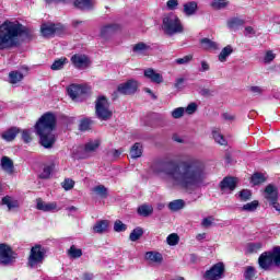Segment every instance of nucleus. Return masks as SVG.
<instances>
[{"label":"nucleus","mask_w":280,"mask_h":280,"mask_svg":"<svg viewBox=\"0 0 280 280\" xmlns=\"http://www.w3.org/2000/svg\"><path fill=\"white\" fill-rule=\"evenodd\" d=\"M68 95L73 102H80L82 95H86V88L83 85L71 84L68 89Z\"/></svg>","instance_id":"13"},{"label":"nucleus","mask_w":280,"mask_h":280,"mask_svg":"<svg viewBox=\"0 0 280 280\" xmlns=\"http://www.w3.org/2000/svg\"><path fill=\"white\" fill-rule=\"evenodd\" d=\"M71 62L77 69H86L89 67V57L85 55H73Z\"/></svg>","instance_id":"17"},{"label":"nucleus","mask_w":280,"mask_h":280,"mask_svg":"<svg viewBox=\"0 0 280 280\" xmlns=\"http://www.w3.org/2000/svg\"><path fill=\"white\" fill-rule=\"evenodd\" d=\"M256 275H257V271L255 270V267L248 266V267L245 268L244 279L245 280H253V279H255Z\"/></svg>","instance_id":"41"},{"label":"nucleus","mask_w":280,"mask_h":280,"mask_svg":"<svg viewBox=\"0 0 280 280\" xmlns=\"http://www.w3.org/2000/svg\"><path fill=\"white\" fill-rule=\"evenodd\" d=\"M144 257L148 261H152V264H161L163 261V255L158 252H147Z\"/></svg>","instance_id":"25"},{"label":"nucleus","mask_w":280,"mask_h":280,"mask_svg":"<svg viewBox=\"0 0 280 280\" xmlns=\"http://www.w3.org/2000/svg\"><path fill=\"white\" fill-rule=\"evenodd\" d=\"M66 62H68L67 58H60L54 61L50 69L52 71H60V69L65 68Z\"/></svg>","instance_id":"40"},{"label":"nucleus","mask_w":280,"mask_h":280,"mask_svg":"<svg viewBox=\"0 0 280 280\" xmlns=\"http://www.w3.org/2000/svg\"><path fill=\"white\" fill-rule=\"evenodd\" d=\"M266 180V176L261 173H255L252 176V183L253 185H261Z\"/></svg>","instance_id":"44"},{"label":"nucleus","mask_w":280,"mask_h":280,"mask_svg":"<svg viewBox=\"0 0 280 280\" xmlns=\"http://www.w3.org/2000/svg\"><path fill=\"white\" fill-rule=\"evenodd\" d=\"M47 203H45L44 201H42L40 199H37V209L38 211H45V207Z\"/></svg>","instance_id":"62"},{"label":"nucleus","mask_w":280,"mask_h":280,"mask_svg":"<svg viewBox=\"0 0 280 280\" xmlns=\"http://www.w3.org/2000/svg\"><path fill=\"white\" fill-rule=\"evenodd\" d=\"M150 49H151L150 45L143 42H140L132 46V54L135 56H148V54L150 52Z\"/></svg>","instance_id":"18"},{"label":"nucleus","mask_w":280,"mask_h":280,"mask_svg":"<svg viewBox=\"0 0 280 280\" xmlns=\"http://www.w3.org/2000/svg\"><path fill=\"white\" fill-rule=\"evenodd\" d=\"M95 115L102 121H108L113 117V112H110V103L106 96H98L95 101Z\"/></svg>","instance_id":"6"},{"label":"nucleus","mask_w":280,"mask_h":280,"mask_svg":"<svg viewBox=\"0 0 280 280\" xmlns=\"http://www.w3.org/2000/svg\"><path fill=\"white\" fill-rule=\"evenodd\" d=\"M55 167H56V165H54V164L44 167V171L40 174V178H49L51 176V173L54 172Z\"/></svg>","instance_id":"48"},{"label":"nucleus","mask_w":280,"mask_h":280,"mask_svg":"<svg viewBox=\"0 0 280 280\" xmlns=\"http://www.w3.org/2000/svg\"><path fill=\"white\" fill-rule=\"evenodd\" d=\"M144 78L150 80L153 84H163V74L156 72L152 68H148L144 70Z\"/></svg>","instance_id":"16"},{"label":"nucleus","mask_w":280,"mask_h":280,"mask_svg":"<svg viewBox=\"0 0 280 280\" xmlns=\"http://www.w3.org/2000/svg\"><path fill=\"white\" fill-rule=\"evenodd\" d=\"M93 231L98 234L106 233L108 231V220L97 221L93 226Z\"/></svg>","instance_id":"27"},{"label":"nucleus","mask_w":280,"mask_h":280,"mask_svg":"<svg viewBox=\"0 0 280 280\" xmlns=\"http://www.w3.org/2000/svg\"><path fill=\"white\" fill-rule=\"evenodd\" d=\"M222 118L225 120V121H233V119H235V116L229 114V113H224L222 115Z\"/></svg>","instance_id":"63"},{"label":"nucleus","mask_w":280,"mask_h":280,"mask_svg":"<svg viewBox=\"0 0 280 280\" xmlns=\"http://www.w3.org/2000/svg\"><path fill=\"white\" fill-rule=\"evenodd\" d=\"M137 89H139V82L130 79L127 82L119 84L117 91L120 95H135Z\"/></svg>","instance_id":"12"},{"label":"nucleus","mask_w":280,"mask_h":280,"mask_svg":"<svg viewBox=\"0 0 280 280\" xmlns=\"http://www.w3.org/2000/svg\"><path fill=\"white\" fill-rule=\"evenodd\" d=\"M210 67H209V62L202 60L201 61V68L199 69V71L201 73H205V71H209Z\"/></svg>","instance_id":"59"},{"label":"nucleus","mask_w":280,"mask_h":280,"mask_svg":"<svg viewBox=\"0 0 280 280\" xmlns=\"http://www.w3.org/2000/svg\"><path fill=\"white\" fill-rule=\"evenodd\" d=\"M121 152H124V150L114 149L109 152V154H112L114 159H119V156H121Z\"/></svg>","instance_id":"60"},{"label":"nucleus","mask_w":280,"mask_h":280,"mask_svg":"<svg viewBox=\"0 0 280 280\" xmlns=\"http://www.w3.org/2000/svg\"><path fill=\"white\" fill-rule=\"evenodd\" d=\"M56 114L48 112L45 113L35 125V132L39 137V143L43 148H54L56 143Z\"/></svg>","instance_id":"2"},{"label":"nucleus","mask_w":280,"mask_h":280,"mask_svg":"<svg viewBox=\"0 0 280 280\" xmlns=\"http://www.w3.org/2000/svg\"><path fill=\"white\" fill-rule=\"evenodd\" d=\"M200 44L202 45V48L206 49V50H215V49H219V45L218 43L209 39V38H202L200 40Z\"/></svg>","instance_id":"32"},{"label":"nucleus","mask_w":280,"mask_h":280,"mask_svg":"<svg viewBox=\"0 0 280 280\" xmlns=\"http://www.w3.org/2000/svg\"><path fill=\"white\" fill-rule=\"evenodd\" d=\"M153 174H165L167 178L186 194H194L201 187H207V167L196 158L182 160L179 163L173 160H160L151 165Z\"/></svg>","instance_id":"1"},{"label":"nucleus","mask_w":280,"mask_h":280,"mask_svg":"<svg viewBox=\"0 0 280 280\" xmlns=\"http://www.w3.org/2000/svg\"><path fill=\"white\" fill-rule=\"evenodd\" d=\"M211 224H213V218L211 217L205 218L201 222V225H203L206 229H209Z\"/></svg>","instance_id":"55"},{"label":"nucleus","mask_w":280,"mask_h":280,"mask_svg":"<svg viewBox=\"0 0 280 280\" xmlns=\"http://www.w3.org/2000/svg\"><path fill=\"white\" fill-rule=\"evenodd\" d=\"M100 148V140H93L88 142L84 148L79 147L77 151H73L75 159H89L91 152H95Z\"/></svg>","instance_id":"9"},{"label":"nucleus","mask_w":280,"mask_h":280,"mask_svg":"<svg viewBox=\"0 0 280 280\" xmlns=\"http://www.w3.org/2000/svg\"><path fill=\"white\" fill-rule=\"evenodd\" d=\"M184 82H185V79H184V78L176 79L174 86H175L178 91H180V89H183V83H184Z\"/></svg>","instance_id":"58"},{"label":"nucleus","mask_w":280,"mask_h":280,"mask_svg":"<svg viewBox=\"0 0 280 280\" xmlns=\"http://www.w3.org/2000/svg\"><path fill=\"white\" fill-rule=\"evenodd\" d=\"M68 255L71 257V259H80V257H82V249L75 247V245H72L68 249Z\"/></svg>","instance_id":"39"},{"label":"nucleus","mask_w":280,"mask_h":280,"mask_svg":"<svg viewBox=\"0 0 280 280\" xmlns=\"http://www.w3.org/2000/svg\"><path fill=\"white\" fill-rule=\"evenodd\" d=\"M1 205L8 207V211H13V209H19L20 203L19 200L14 199V197L5 196L1 200Z\"/></svg>","instance_id":"20"},{"label":"nucleus","mask_w":280,"mask_h":280,"mask_svg":"<svg viewBox=\"0 0 280 280\" xmlns=\"http://www.w3.org/2000/svg\"><path fill=\"white\" fill-rule=\"evenodd\" d=\"M162 30L166 36H176V34H183L185 27L178 15L168 13L164 15L162 20Z\"/></svg>","instance_id":"4"},{"label":"nucleus","mask_w":280,"mask_h":280,"mask_svg":"<svg viewBox=\"0 0 280 280\" xmlns=\"http://www.w3.org/2000/svg\"><path fill=\"white\" fill-rule=\"evenodd\" d=\"M231 2L229 0H212L210 7L212 10H226Z\"/></svg>","instance_id":"30"},{"label":"nucleus","mask_w":280,"mask_h":280,"mask_svg":"<svg viewBox=\"0 0 280 280\" xmlns=\"http://www.w3.org/2000/svg\"><path fill=\"white\" fill-rule=\"evenodd\" d=\"M46 255L47 250L43 245L33 246L30 252L27 265L30 268H39V266H43Z\"/></svg>","instance_id":"7"},{"label":"nucleus","mask_w":280,"mask_h":280,"mask_svg":"<svg viewBox=\"0 0 280 280\" xmlns=\"http://www.w3.org/2000/svg\"><path fill=\"white\" fill-rule=\"evenodd\" d=\"M224 277V262H217L203 275L206 280H220Z\"/></svg>","instance_id":"11"},{"label":"nucleus","mask_w":280,"mask_h":280,"mask_svg":"<svg viewBox=\"0 0 280 280\" xmlns=\"http://www.w3.org/2000/svg\"><path fill=\"white\" fill-rule=\"evenodd\" d=\"M92 124H93V120H91L90 118H84L81 120L79 125V130H81L82 132L86 130H91Z\"/></svg>","instance_id":"42"},{"label":"nucleus","mask_w":280,"mask_h":280,"mask_svg":"<svg viewBox=\"0 0 280 280\" xmlns=\"http://www.w3.org/2000/svg\"><path fill=\"white\" fill-rule=\"evenodd\" d=\"M237 187V178L235 177H224L220 183V189L222 194H231L235 191Z\"/></svg>","instance_id":"14"},{"label":"nucleus","mask_w":280,"mask_h":280,"mask_svg":"<svg viewBox=\"0 0 280 280\" xmlns=\"http://www.w3.org/2000/svg\"><path fill=\"white\" fill-rule=\"evenodd\" d=\"M179 240L180 238L178 237V234L173 233L167 236L166 242H167L168 246H176V244H178Z\"/></svg>","instance_id":"46"},{"label":"nucleus","mask_w":280,"mask_h":280,"mask_svg":"<svg viewBox=\"0 0 280 280\" xmlns=\"http://www.w3.org/2000/svg\"><path fill=\"white\" fill-rule=\"evenodd\" d=\"M61 185L66 191H71V189H73L75 186V182H73L71 178H66Z\"/></svg>","instance_id":"50"},{"label":"nucleus","mask_w":280,"mask_h":280,"mask_svg":"<svg viewBox=\"0 0 280 280\" xmlns=\"http://www.w3.org/2000/svg\"><path fill=\"white\" fill-rule=\"evenodd\" d=\"M183 12L186 16H194V14L198 12V2L196 1L186 2L184 4Z\"/></svg>","instance_id":"22"},{"label":"nucleus","mask_w":280,"mask_h":280,"mask_svg":"<svg viewBox=\"0 0 280 280\" xmlns=\"http://www.w3.org/2000/svg\"><path fill=\"white\" fill-rule=\"evenodd\" d=\"M258 266L262 270H268L272 266L280 268V246H275L271 250L262 253L258 258Z\"/></svg>","instance_id":"5"},{"label":"nucleus","mask_w":280,"mask_h":280,"mask_svg":"<svg viewBox=\"0 0 280 280\" xmlns=\"http://www.w3.org/2000/svg\"><path fill=\"white\" fill-rule=\"evenodd\" d=\"M166 8H167V10H171V11L177 10V8H178V0H168L166 2Z\"/></svg>","instance_id":"53"},{"label":"nucleus","mask_w":280,"mask_h":280,"mask_svg":"<svg viewBox=\"0 0 280 280\" xmlns=\"http://www.w3.org/2000/svg\"><path fill=\"white\" fill-rule=\"evenodd\" d=\"M92 191L100 198H108V188L104 185H98L92 188Z\"/></svg>","instance_id":"34"},{"label":"nucleus","mask_w":280,"mask_h":280,"mask_svg":"<svg viewBox=\"0 0 280 280\" xmlns=\"http://www.w3.org/2000/svg\"><path fill=\"white\" fill-rule=\"evenodd\" d=\"M119 30V25L117 24H107L101 28V38H109V36H113L115 32Z\"/></svg>","instance_id":"19"},{"label":"nucleus","mask_w":280,"mask_h":280,"mask_svg":"<svg viewBox=\"0 0 280 280\" xmlns=\"http://www.w3.org/2000/svg\"><path fill=\"white\" fill-rule=\"evenodd\" d=\"M253 197V192L248 189H243L238 192V198L242 202H247Z\"/></svg>","instance_id":"43"},{"label":"nucleus","mask_w":280,"mask_h":280,"mask_svg":"<svg viewBox=\"0 0 280 280\" xmlns=\"http://www.w3.org/2000/svg\"><path fill=\"white\" fill-rule=\"evenodd\" d=\"M265 198L272 205V207L277 206V200H279V190H277V187L268 185L265 189Z\"/></svg>","instance_id":"15"},{"label":"nucleus","mask_w":280,"mask_h":280,"mask_svg":"<svg viewBox=\"0 0 280 280\" xmlns=\"http://www.w3.org/2000/svg\"><path fill=\"white\" fill-rule=\"evenodd\" d=\"M275 60V55L272 52V50H269L266 52V56H265V62H272Z\"/></svg>","instance_id":"57"},{"label":"nucleus","mask_w":280,"mask_h":280,"mask_svg":"<svg viewBox=\"0 0 280 280\" xmlns=\"http://www.w3.org/2000/svg\"><path fill=\"white\" fill-rule=\"evenodd\" d=\"M154 212V208L152 205H142L138 208V213L140 215H143L144 218H148V215H152Z\"/></svg>","instance_id":"35"},{"label":"nucleus","mask_w":280,"mask_h":280,"mask_svg":"<svg viewBox=\"0 0 280 280\" xmlns=\"http://www.w3.org/2000/svg\"><path fill=\"white\" fill-rule=\"evenodd\" d=\"M167 208L170 211H173V213H176V211H180L182 209H185V200L183 199H176L171 202H168Z\"/></svg>","instance_id":"24"},{"label":"nucleus","mask_w":280,"mask_h":280,"mask_svg":"<svg viewBox=\"0 0 280 280\" xmlns=\"http://www.w3.org/2000/svg\"><path fill=\"white\" fill-rule=\"evenodd\" d=\"M19 132H20V129L16 127H13L2 133V139H4V141H14Z\"/></svg>","instance_id":"29"},{"label":"nucleus","mask_w":280,"mask_h":280,"mask_svg":"<svg viewBox=\"0 0 280 280\" xmlns=\"http://www.w3.org/2000/svg\"><path fill=\"white\" fill-rule=\"evenodd\" d=\"M185 115V109L183 107H177L172 112V117L174 119H180Z\"/></svg>","instance_id":"51"},{"label":"nucleus","mask_w":280,"mask_h":280,"mask_svg":"<svg viewBox=\"0 0 280 280\" xmlns=\"http://www.w3.org/2000/svg\"><path fill=\"white\" fill-rule=\"evenodd\" d=\"M126 229H128V226L126 224H124V222H121L120 220L115 221L114 231L116 233H124V231H126Z\"/></svg>","instance_id":"47"},{"label":"nucleus","mask_w":280,"mask_h":280,"mask_svg":"<svg viewBox=\"0 0 280 280\" xmlns=\"http://www.w3.org/2000/svg\"><path fill=\"white\" fill-rule=\"evenodd\" d=\"M258 208H259V201L254 200V201H250L248 203H245L241 208V211H247V213H253V212L257 211Z\"/></svg>","instance_id":"33"},{"label":"nucleus","mask_w":280,"mask_h":280,"mask_svg":"<svg viewBox=\"0 0 280 280\" xmlns=\"http://www.w3.org/2000/svg\"><path fill=\"white\" fill-rule=\"evenodd\" d=\"M58 205L56 202H48L44 207V211H54V209H57Z\"/></svg>","instance_id":"56"},{"label":"nucleus","mask_w":280,"mask_h":280,"mask_svg":"<svg viewBox=\"0 0 280 280\" xmlns=\"http://www.w3.org/2000/svg\"><path fill=\"white\" fill-rule=\"evenodd\" d=\"M212 137L215 141V143H219V145H226V139H224V136L220 132L218 129L212 130Z\"/></svg>","instance_id":"37"},{"label":"nucleus","mask_w":280,"mask_h":280,"mask_svg":"<svg viewBox=\"0 0 280 280\" xmlns=\"http://www.w3.org/2000/svg\"><path fill=\"white\" fill-rule=\"evenodd\" d=\"M250 91L252 93H257L258 95L261 94V88L259 86H252Z\"/></svg>","instance_id":"64"},{"label":"nucleus","mask_w":280,"mask_h":280,"mask_svg":"<svg viewBox=\"0 0 280 280\" xmlns=\"http://www.w3.org/2000/svg\"><path fill=\"white\" fill-rule=\"evenodd\" d=\"M198 110V105L196 103H190L188 106L184 109L187 115H194Z\"/></svg>","instance_id":"52"},{"label":"nucleus","mask_w":280,"mask_h":280,"mask_svg":"<svg viewBox=\"0 0 280 280\" xmlns=\"http://www.w3.org/2000/svg\"><path fill=\"white\" fill-rule=\"evenodd\" d=\"M143 237V229L141 228H136L132 230V232L129 235L130 242H137Z\"/></svg>","instance_id":"38"},{"label":"nucleus","mask_w":280,"mask_h":280,"mask_svg":"<svg viewBox=\"0 0 280 280\" xmlns=\"http://www.w3.org/2000/svg\"><path fill=\"white\" fill-rule=\"evenodd\" d=\"M194 60V55H186L175 60L176 65H189Z\"/></svg>","instance_id":"49"},{"label":"nucleus","mask_w":280,"mask_h":280,"mask_svg":"<svg viewBox=\"0 0 280 280\" xmlns=\"http://www.w3.org/2000/svg\"><path fill=\"white\" fill-rule=\"evenodd\" d=\"M42 36L51 38V36H60L65 32V27L60 24H42Z\"/></svg>","instance_id":"10"},{"label":"nucleus","mask_w":280,"mask_h":280,"mask_svg":"<svg viewBox=\"0 0 280 280\" xmlns=\"http://www.w3.org/2000/svg\"><path fill=\"white\" fill-rule=\"evenodd\" d=\"M16 261V253L10 245L0 244V264L2 266H12Z\"/></svg>","instance_id":"8"},{"label":"nucleus","mask_w":280,"mask_h":280,"mask_svg":"<svg viewBox=\"0 0 280 280\" xmlns=\"http://www.w3.org/2000/svg\"><path fill=\"white\" fill-rule=\"evenodd\" d=\"M30 31L19 22H4L0 25V51L16 47L19 37L27 36Z\"/></svg>","instance_id":"3"},{"label":"nucleus","mask_w":280,"mask_h":280,"mask_svg":"<svg viewBox=\"0 0 280 280\" xmlns=\"http://www.w3.org/2000/svg\"><path fill=\"white\" fill-rule=\"evenodd\" d=\"M246 22L240 18H231L228 20V27L230 30H237V27H242Z\"/></svg>","instance_id":"31"},{"label":"nucleus","mask_w":280,"mask_h":280,"mask_svg":"<svg viewBox=\"0 0 280 280\" xmlns=\"http://www.w3.org/2000/svg\"><path fill=\"white\" fill-rule=\"evenodd\" d=\"M1 168L3 172H7V174H13L14 173V162L9 156H2L1 159Z\"/></svg>","instance_id":"21"},{"label":"nucleus","mask_w":280,"mask_h":280,"mask_svg":"<svg viewBox=\"0 0 280 280\" xmlns=\"http://www.w3.org/2000/svg\"><path fill=\"white\" fill-rule=\"evenodd\" d=\"M143 154V145L141 143L136 142L130 149L131 159H140Z\"/></svg>","instance_id":"28"},{"label":"nucleus","mask_w":280,"mask_h":280,"mask_svg":"<svg viewBox=\"0 0 280 280\" xmlns=\"http://www.w3.org/2000/svg\"><path fill=\"white\" fill-rule=\"evenodd\" d=\"M24 75L19 70H13L9 72V83L10 84H19V82H23Z\"/></svg>","instance_id":"26"},{"label":"nucleus","mask_w":280,"mask_h":280,"mask_svg":"<svg viewBox=\"0 0 280 280\" xmlns=\"http://www.w3.org/2000/svg\"><path fill=\"white\" fill-rule=\"evenodd\" d=\"M22 139L24 143H30V141H32V136L30 135V130L22 131Z\"/></svg>","instance_id":"54"},{"label":"nucleus","mask_w":280,"mask_h":280,"mask_svg":"<svg viewBox=\"0 0 280 280\" xmlns=\"http://www.w3.org/2000/svg\"><path fill=\"white\" fill-rule=\"evenodd\" d=\"M255 34H256L255 28H253L252 26L245 27V36H248V35L255 36Z\"/></svg>","instance_id":"61"},{"label":"nucleus","mask_w":280,"mask_h":280,"mask_svg":"<svg viewBox=\"0 0 280 280\" xmlns=\"http://www.w3.org/2000/svg\"><path fill=\"white\" fill-rule=\"evenodd\" d=\"M95 2L93 0H74V8L78 10H93Z\"/></svg>","instance_id":"23"},{"label":"nucleus","mask_w":280,"mask_h":280,"mask_svg":"<svg viewBox=\"0 0 280 280\" xmlns=\"http://www.w3.org/2000/svg\"><path fill=\"white\" fill-rule=\"evenodd\" d=\"M231 54H233V47L231 45L225 46L219 55L220 62H226V58H229Z\"/></svg>","instance_id":"36"},{"label":"nucleus","mask_w":280,"mask_h":280,"mask_svg":"<svg viewBox=\"0 0 280 280\" xmlns=\"http://www.w3.org/2000/svg\"><path fill=\"white\" fill-rule=\"evenodd\" d=\"M262 246H264V244H261V243H248L247 252L257 253L258 250H261Z\"/></svg>","instance_id":"45"}]
</instances>
